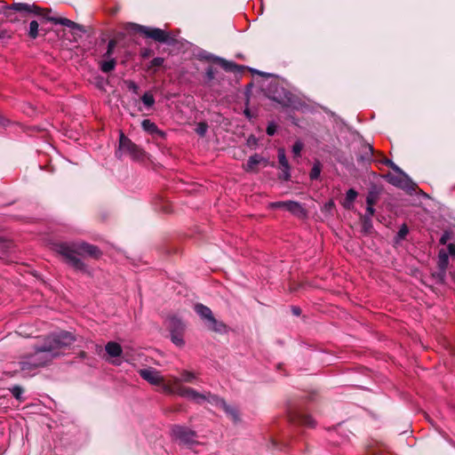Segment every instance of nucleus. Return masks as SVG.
<instances>
[{
    "label": "nucleus",
    "instance_id": "obj_1",
    "mask_svg": "<svg viewBox=\"0 0 455 455\" xmlns=\"http://www.w3.org/2000/svg\"><path fill=\"white\" fill-rule=\"evenodd\" d=\"M75 340V336L69 331L49 335L44 339L43 344L36 346L34 353L20 361L21 371H31L46 365L54 357L59 356L62 349L69 347Z\"/></svg>",
    "mask_w": 455,
    "mask_h": 455
},
{
    "label": "nucleus",
    "instance_id": "obj_2",
    "mask_svg": "<svg viewBox=\"0 0 455 455\" xmlns=\"http://www.w3.org/2000/svg\"><path fill=\"white\" fill-rule=\"evenodd\" d=\"M199 380L198 375L191 371H180V377L172 376L170 385L164 386V393L167 395H177L185 397L198 404H204L208 397V393H199L192 387L182 386V383L196 384Z\"/></svg>",
    "mask_w": 455,
    "mask_h": 455
},
{
    "label": "nucleus",
    "instance_id": "obj_3",
    "mask_svg": "<svg viewBox=\"0 0 455 455\" xmlns=\"http://www.w3.org/2000/svg\"><path fill=\"white\" fill-rule=\"evenodd\" d=\"M57 252L61 255L65 262L78 271H86V266L79 258L80 256H90L99 258L100 251L97 246L87 243H62L56 245Z\"/></svg>",
    "mask_w": 455,
    "mask_h": 455
},
{
    "label": "nucleus",
    "instance_id": "obj_4",
    "mask_svg": "<svg viewBox=\"0 0 455 455\" xmlns=\"http://www.w3.org/2000/svg\"><path fill=\"white\" fill-rule=\"evenodd\" d=\"M3 8L5 10H13L16 12H29V13L30 12L35 13L36 15L43 16L47 20L52 21L54 24H60V25H63L69 28H72V29L82 30L81 26L78 25L77 23H76L68 19H66V18H55V17L49 16L48 14L51 12L50 9H42L36 4L17 3V4H13L12 5H4Z\"/></svg>",
    "mask_w": 455,
    "mask_h": 455
},
{
    "label": "nucleus",
    "instance_id": "obj_5",
    "mask_svg": "<svg viewBox=\"0 0 455 455\" xmlns=\"http://www.w3.org/2000/svg\"><path fill=\"white\" fill-rule=\"evenodd\" d=\"M195 311L204 321L209 330L219 333L226 332L227 325L213 316L210 307L197 303L195 305Z\"/></svg>",
    "mask_w": 455,
    "mask_h": 455
},
{
    "label": "nucleus",
    "instance_id": "obj_6",
    "mask_svg": "<svg viewBox=\"0 0 455 455\" xmlns=\"http://www.w3.org/2000/svg\"><path fill=\"white\" fill-rule=\"evenodd\" d=\"M172 435L175 440L179 441L180 443L188 449H192L195 445L199 443L196 440V432L185 426L174 425L172 427Z\"/></svg>",
    "mask_w": 455,
    "mask_h": 455
},
{
    "label": "nucleus",
    "instance_id": "obj_7",
    "mask_svg": "<svg viewBox=\"0 0 455 455\" xmlns=\"http://www.w3.org/2000/svg\"><path fill=\"white\" fill-rule=\"evenodd\" d=\"M205 403H208L211 405L222 409L235 423L240 420V414L238 409L234 405L228 404L223 399H221L218 395H213L212 393H208V397L206 398Z\"/></svg>",
    "mask_w": 455,
    "mask_h": 455
},
{
    "label": "nucleus",
    "instance_id": "obj_8",
    "mask_svg": "<svg viewBox=\"0 0 455 455\" xmlns=\"http://www.w3.org/2000/svg\"><path fill=\"white\" fill-rule=\"evenodd\" d=\"M384 178L387 182L392 184L395 187L406 190L408 192H412L415 190V183L409 178L406 173H387Z\"/></svg>",
    "mask_w": 455,
    "mask_h": 455
},
{
    "label": "nucleus",
    "instance_id": "obj_9",
    "mask_svg": "<svg viewBox=\"0 0 455 455\" xmlns=\"http://www.w3.org/2000/svg\"><path fill=\"white\" fill-rule=\"evenodd\" d=\"M128 26L132 28L135 32L141 33L147 37L152 38L156 42L165 43L168 41V34L161 28H152L135 23H130Z\"/></svg>",
    "mask_w": 455,
    "mask_h": 455
},
{
    "label": "nucleus",
    "instance_id": "obj_10",
    "mask_svg": "<svg viewBox=\"0 0 455 455\" xmlns=\"http://www.w3.org/2000/svg\"><path fill=\"white\" fill-rule=\"evenodd\" d=\"M140 376L154 386H158L160 390L164 393V386L170 385V380L165 381L164 378L161 375L160 371L153 368L141 369L139 371Z\"/></svg>",
    "mask_w": 455,
    "mask_h": 455
},
{
    "label": "nucleus",
    "instance_id": "obj_11",
    "mask_svg": "<svg viewBox=\"0 0 455 455\" xmlns=\"http://www.w3.org/2000/svg\"><path fill=\"white\" fill-rule=\"evenodd\" d=\"M119 152L129 154L133 159H140L143 155L142 150L125 137L123 132L120 133Z\"/></svg>",
    "mask_w": 455,
    "mask_h": 455
},
{
    "label": "nucleus",
    "instance_id": "obj_12",
    "mask_svg": "<svg viewBox=\"0 0 455 455\" xmlns=\"http://www.w3.org/2000/svg\"><path fill=\"white\" fill-rule=\"evenodd\" d=\"M271 208H283L286 211L290 212L293 215L299 218H304L307 215L306 210L302 207V205L295 201H279L274 202L270 204Z\"/></svg>",
    "mask_w": 455,
    "mask_h": 455
},
{
    "label": "nucleus",
    "instance_id": "obj_13",
    "mask_svg": "<svg viewBox=\"0 0 455 455\" xmlns=\"http://www.w3.org/2000/svg\"><path fill=\"white\" fill-rule=\"evenodd\" d=\"M262 162L267 163V161L262 156L258 154H254L249 157L247 163L243 165V169L247 172H257V165Z\"/></svg>",
    "mask_w": 455,
    "mask_h": 455
},
{
    "label": "nucleus",
    "instance_id": "obj_14",
    "mask_svg": "<svg viewBox=\"0 0 455 455\" xmlns=\"http://www.w3.org/2000/svg\"><path fill=\"white\" fill-rule=\"evenodd\" d=\"M142 129L148 132L151 135H158L160 137L164 136V132L158 129L157 125L150 121L149 119H145L141 123Z\"/></svg>",
    "mask_w": 455,
    "mask_h": 455
},
{
    "label": "nucleus",
    "instance_id": "obj_15",
    "mask_svg": "<svg viewBox=\"0 0 455 455\" xmlns=\"http://www.w3.org/2000/svg\"><path fill=\"white\" fill-rule=\"evenodd\" d=\"M105 349L107 354L111 357H118L123 352L122 347L115 341L108 342L105 346Z\"/></svg>",
    "mask_w": 455,
    "mask_h": 455
},
{
    "label": "nucleus",
    "instance_id": "obj_16",
    "mask_svg": "<svg viewBox=\"0 0 455 455\" xmlns=\"http://www.w3.org/2000/svg\"><path fill=\"white\" fill-rule=\"evenodd\" d=\"M278 161H279L280 165L283 168L285 180H288L290 177V173H289L290 166H289V163L286 158V156H285V150L283 148L278 149Z\"/></svg>",
    "mask_w": 455,
    "mask_h": 455
},
{
    "label": "nucleus",
    "instance_id": "obj_17",
    "mask_svg": "<svg viewBox=\"0 0 455 455\" xmlns=\"http://www.w3.org/2000/svg\"><path fill=\"white\" fill-rule=\"evenodd\" d=\"M357 195L358 194L355 189H353V188L348 189L346 193V198L343 202L344 208H346L347 210L351 209L353 206V203L355 200Z\"/></svg>",
    "mask_w": 455,
    "mask_h": 455
},
{
    "label": "nucleus",
    "instance_id": "obj_18",
    "mask_svg": "<svg viewBox=\"0 0 455 455\" xmlns=\"http://www.w3.org/2000/svg\"><path fill=\"white\" fill-rule=\"evenodd\" d=\"M168 327L170 329V332H172L174 330H177V331H185V324L183 323V322L175 316L171 317L169 319Z\"/></svg>",
    "mask_w": 455,
    "mask_h": 455
},
{
    "label": "nucleus",
    "instance_id": "obj_19",
    "mask_svg": "<svg viewBox=\"0 0 455 455\" xmlns=\"http://www.w3.org/2000/svg\"><path fill=\"white\" fill-rule=\"evenodd\" d=\"M298 422L308 427H314L315 426L314 419L306 413H301L298 416Z\"/></svg>",
    "mask_w": 455,
    "mask_h": 455
},
{
    "label": "nucleus",
    "instance_id": "obj_20",
    "mask_svg": "<svg viewBox=\"0 0 455 455\" xmlns=\"http://www.w3.org/2000/svg\"><path fill=\"white\" fill-rule=\"evenodd\" d=\"M116 61L113 58H109L100 63V69L104 73H109L115 69Z\"/></svg>",
    "mask_w": 455,
    "mask_h": 455
},
{
    "label": "nucleus",
    "instance_id": "obj_21",
    "mask_svg": "<svg viewBox=\"0 0 455 455\" xmlns=\"http://www.w3.org/2000/svg\"><path fill=\"white\" fill-rule=\"evenodd\" d=\"M183 332L184 331H177V330H174L172 332H171V339L173 344H175L177 347H183L185 344V341L183 339Z\"/></svg>",
    "mask_w": 455,
    "mask_h": 455
},
{
    "label": "nucleus",
    "instance_id": "obj_22",
    "mask_svg": "<svg viewBox=\"0 0 455 455\" xmlns=\"http://www.w3.org/2000/svg\"><path fill=\"white\" fill-rule=\"evenodd\" d=\"M449 264L448 253L444 250H441L438 254V266L439 268L445 271Z\"/></svg>",
    "mask_w": 455,
    "mask_h": 455
},
{
    "label": "nucleus",
    "instance_id": "obj_23",
    "mask_svg": "<svg viewBox=\"0 0 455 455\" xmlns=\"http://www.w3.org/2000/svg\"><path fill=\"white\" fill-rule=\"evenodd\" d=\"M215 60H217L220 66L227 71H233L235 68H236V65L233 62H230V61H228L224 59H221V58H214Z\"/></svg>",
    "mask_w": 455,
    "mask_h": 455
},
{
    "label": "nucleus",
    "instance_id": "obj_24",
    "mask_svg": "<svg viewBox=\"0 0 455 455\" xmlns=\"http://www.w3.org/2000/svg\"><path fill=\"white\" fill-rule=\"evenodd\" d=\"M141 100L148 108H151L155 104V98L149 92H147L142 95Z\"/></svg>",
    "mask_w": 455,
    "mask_h": 455
},
{
    "label": "nucleus",
    "instance_id": "obj_25",
    "mask_svg": "<svg viewBox=\"0 0 455 455\" xmlns=\"http://www.w3.org/2000/svg\"><path fill=\"white\" fill-rule=\"evenodd\" d=\"M38 28H39V25L37 23V21L36 20H32L29 24V30H28V36L35 39L38 36Z\"/></svg>",
    "mask_w": 455,
    "mask_h": 455
},
{
    "label": "nucleus",
    "instance_id": "obj_26",
    "mask_svg": "<svg viewBox=\"0 0 455 455\" xmlns=\"http://www.w3.org/2000/svg\"><path fill=\"white\" fill-rule=\"evenodd\" d=\"M116 46V41L115 39H111L108 42L107 52L104 54V58L109 59L111 58L114 49Z\"/></svg>",
    "mask_w": 455,
    "mask_h": 455
},
{
    "label": "nucleus",
    "instance_id": "obj_27",
    "mask_svg": "<svg viewBox=\"0 0 455 455\" xmlns=\"http://www.w3.org/2000/svg\"><path fill=\"white\" fill-rule=\"evenodd\" d=\"M320 173H321L320 164H314V166L311 169L310 174H309L310 179L316 180L320 176Z\"/></svg>",
    "mask_w": 455,
    "mask_h": 455
},
{
    "label": "nucleus",
    "instance_id": "obj_28",
    "mask_svg": "<svg viewBox=\"0 0 455 455\" xmlns=\"http://www.w3.org/2000/svg\"><path fill=\"white\" fill-rule=\"evenodd\" d=\"M11 392L17 400H22L21 395L23 394V388L21 387L14 386L13 387L11 388Z\"/></svg>",
    "mask_w": 455,
    "mask_h": 455
},
{
    "label": "nucleus",
    "instance_id": "obj_29",
    "mask_svg": "<svg viewBox=\"0 0 455 455\" xmlns=\"http://www.w3.org/2000/svg\"><path fill=\"white\" fill-rule=\"evenodd\" d=\"M303 149V143L299 140L296 141L292 147V153L295 157L300 156V152Z\"/></svg>",
    "mask_w": 455,
    "mask_h": 455
},
{
    "label": "nucleus",
    "instance_id": "obj_30",
    "mask_svg": "<svg viewBox=\"0 0 455 455\" xmlns=\"http://www.w3.org/2000/svg\"><path fill=\"white\" fill-rule=\"evenodd\" d=\"M208 130V125L205 123H199L196 128V132L200 136H204Z\"/></svg>",
    "mask_w": 455,
    "mask_h": 455
},
{
    "label": "nucleus",
    "instance_id": "obj_31",
    "mask_svg": "<svg viewBox=\"0 0 455 455\" xmlns=\"http://www.w3.org/2000/svg\"><path fill=\"white\" fill-rule=\"evenodd\" d=\"M408 233H409V229H408V228H407V226H406L405 224H403V225L400 228V229H399V231H398V233H397V237H398L399 239H404V238H405V236L408 235Z\"/></svg>",
    "mask_w": 455,
    "mask_h": 455
},
{
    "label": "nucleus",
    "instance_id": "obj_32",
    "mask_svg": "<svg viewBox=\"0 0 455 455\" xmlns=\"http://www.w3.org/2000/svg\"><path fill=\"white\" fill-rule=\"evenodd\" d=\"M374 212H375V210H374L373 206L367 205L366 213L363 216V218L365 219V223L367 222V220L370 221V220H371L372 216L374 215Z\"/></svg>",
    "mask_w": 455,
    "mask_h": 455
},
{
    "label": "nucleus",
    "instance_id": "obj_33",
    "mask_svg": "<svg viewBox=\"0 0 455 455\" xmlns=\"http://www.w3.org/2000/svg\"><path fill=\"white\" fill-rule=\"evenodd\" d=\"M164 64V59L160 57L154 58L150 62V67L159 68Z\"/></svg>",
    "mask_w": 455,
    "mask_h": 455
},
{
    "label": "nucleus",
    "instance_id": "obj_34",
    "mask_svg": "<svg viewBox=\"0 0 455 455\" xmlns=\"http://www.w3.org/2000/svg\"><path fill=\"white\" fill-rule=\"evenodd\" d=\"M126 84H127L128 89L131 92H132L135 94H138V92H139V86L137 85L136 83H134L133 81H128Z\"/></svg>",
    "mask_w": 455,
    "mask_h": 455
},
{
    "label": "nucleus",
    "instance_id": "obj_35",
    "mask_svg": "<svg viewBox=\"0 0 455 455\" xmlns=\"http://www.w3.org/2000/svg\"><path fill=\"white\" fill-rule=\"evenodd\" d=\"M376 203V197L372 193H370L366 197V204L369 206H373Z\"/></svg>",
    "mask_w": 455,
    "mask_h": 455
},
{
    "label": "nucleus",
    "instance_id": "obj_36",
    "mask_svg": "<svg viewBox=\"0 0 455 455\" xmlns=\"http://www.w3.org/2000/svg\"><path fill=\"white\" fill-rule=\"evenodd\" d=\"M276 131V126L274 124H269L267 127V133L269 135V136H272L275 134Z\"/></svg>",
    "mask_w": 455,
    "mask_h": 455
},
{
    "label": "nucleus",
    "instance_id": "obj_37",
    "mask_svg": "<svg viewBox=\"0 0 455 455\" xmlns=\"http://www.w3.org/2000/svg\"><path fill=\"white\" fill-rule=\"evenodd\" d=\"M390 168H392V169H393V171H395V173H400V174H402V173H405V172H403V170H402L400 167H398L395 163H393V164L390 165Z\"/></svg>",
    "mask_w": 455,
    "mask_h": 455
},
{
    "label": "nucleus",
    "instance_id": "obj_38",
    "mask_svg": "<svg viewBox=\"0 0 455 455\" xmlns=\"http://www.w3.org/2000/svg\"><path fill=\"white\" fill-rule=\"evenodd\" d=\"M390 168H392V169H393V171H395V173H400V174H402V173H405V172H403V170H402L400 167H398L395 163H393V164L390 165Z\"/></svg>",
    "mask_w": 455,
    "mask_h": 455
},
{
    "label": "nucleus",
    "instance_id": "obj_39",
    "mask_svg": "<svg viewBox=\"0 0 455 455\" xmlns=\"http://www.w3.org/2000/svg\"><path fill=\"white\" fill-rule=\"evenodd\" d=\"M449 238H450V236H449L448 233L443 234L441 238H440V243L441 244H445Z\"/></svg>",
    "mask_w": 455,
    "mask_h": 455
},
{
    "label": "nucleus",
    "instance_id": "obj_40",
    "mask_svg": "<svg viewBox=\"0 0 455 455\" xmlns=\"http://www.w3.org/2000/svg\"><path fill=\"white\" fill-rule=\"evenodd\" d=\"M447 248H448V251L451 255H455V244L454 243H449Z\"/></svg>",
    "mask_w": 455,
    "mask_h": 455
},
{
    "label": "nucleus",
    "instance_id": "obj_41",
    "mask_svg": "<svg viewBox=\"0 0 455 455\" xmlns=\"http://www.w3.org/2000/svg\"><path fill=\"white\" fill-rule=\"evenodd\" d=\"M206 75H207V76H208L210 79L213 78V76H214V75H213V71H212V68H209L207 69V71H206Z\"/></svg>",
    "mask_w": 455,
    "mask_h": 455
},
{
    "label": "nucleus",
    "instance_id": "obj_42",
    "mask_svg": "<svg viewBox=\"0 0 455 455\" xmlns=\"http://www.w3.org/2000/svg\"><path fill=\"white\" fill-rule=\"evenodd\" d=\"M382 163H383L385 165L389 166V167H390V165L393 164V162H392L390 159H388V158H385V159L382 161Z\"/></svg>",
    "mask_w": 455,
    "mask_h": 455
},
{
    "label": "nucleus",
    "instance_id": "obj_43",
    "mask_svg": "<svg viewBox=\"0 0 455 455\" xmlns=\"http://www.w3.org/2000/svg\"><path fill=\"white\" fill-rule=\"evenodd\" d=\"M371 225V220H367V222L365 223V219L363 218V226L364 228H366L367 227H370Z\"/></svg>",
    "mask_w": 455,
    "mask_h": 455
},
{
    "label": "nucleus",
    "instance_id": "obj_44",
    "mask_svg": "<svg viewBox=\"0 0 455 455\" xmlns=\"http://www.w3.org/2000/svg\"><path fill=\"white\" fill-rule=\"evenodd\" d=\"M292 311L297 315H299L300 314V310L298 307H293Z\"/></svg>",
    "mask_w": 455,
    "mask_h": 455
},
{
    "label": "nucleus",
    "instance_id": "obj_45",
    "mask_svg": "<svg viewBox=\"0 0 455 455\" xmlns=\"http://www.w3.org/2000/svg\"><path fill=\"white\" fill-rule=\"evenodd\" d=\"M207 58L208 59H213V56L212 55H209Z\"/></svg>",
    "mask_w": 455,
    "mask_h": 455
}]
</instances>
